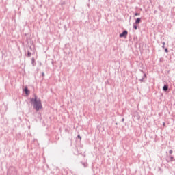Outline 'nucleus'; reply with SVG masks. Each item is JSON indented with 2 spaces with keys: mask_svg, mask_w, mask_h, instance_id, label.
I'll use <instances>...</instances> for the list:
<instances>
[{
  "mask_svg": "<svg viewBox=\"0 0 175 175\" xmlns=\"http://www.w3.org/2000/svg\"><path fill=\"white\" fill-rule=\"evenodd\" d=\"M30 103L33 105V109H34L36 111H40V110L43 109L42 100H40V98L38 99V96L36 94H34V98L30 99Z\"/></svg>",
  "mask_w": 175,
  "mask_h": 175,
  "instance_id": "nucleus-1",
  "label": "nucleus"
},
{
  "mask_svg": "<svg viewBox=\"0 0 175 175\" xmlns=\"http://www.w3.org/2000/svg\"><path fill=\"white\" fill-rule=\"evenodd\" d=\"M18 174V171L17 168L14 166H10L8 171H7V175H17Z\"/></svg>",
  "mask_w": 175,
  "mask_h": 175,
  "instance_id": "nucleus-2",
  "label": "nucleus"
},
{
  "mask_svg": "<svg viewBox=\"0 0 175 175\" xmlns=\"http://www.w3.org/2000/svg\"><path fill=\"white\" fill-rule=\"evenodd\" d=\"M166 154H167L166 161L167 162V163H169V162H174L175 161L174 157L172 154H167V152H166Z\"/></svg>",
  "mask_w": 175,
  "mask_h": 175,
  "instance_id": "nucleus-3",
  "label": "nucleus"
},
{
  "mask_svg": "<svg viewBox=\"0 0 175 175\" xmlns=\"http://www.w3.org/2000/svg\"><path fill=\"white\" fill-rule=\"evenodd\" d=\"M128 36V30H124L120 35L119 38H124V39H126V37Z\"/></svg>",
  "mask_w": 175,
  "mask_h": 175,
  "instance_id": "nucleus-4",
  "label": "nucleus"
},
{
  "mask_svg": "<svg viewBox=\"0 0 175 175\" xmlns=\"http://www.w3.org/2000/svg\"><path fill=\"white\" fill-rule=\"evenodd\" d=\"M146 79H147V74L144 73L142 79H139L141 83H146Z\"/></svg>",
  "mask_w": 175,
  "mask_h": 175,
  "instance_id": "nucleus-5",
  "label": "nucleus"
},
{
  "mask_svg": "<svg viewBox=\"0 0 175 175\" xmlns=\"http://www.w3.org/2000/svg\"><path fill=\"white\" fill-rule=\"evenodd\" d=\"M23 91L25 94V95H27V96H28V95H29V94H31V91L28 90V87L25 86V88L23 89Z\"/></svg>",
  "mask_w": 175,
  "mask_h": 175,
  "instance_id": "nucleus-6",
  "label": "nucleus"
},
{
  "mask_svg": "<svg viewBox=\"0 0 175 175\" xmlns=\"http://www.w3.org/2000/svg\"><path fill=\"white\" fill-rule=\"evenodd\" d=\"M168 90H169V85L165 84L163 87V91H164V92H167Z\"/></svg>",
  "mask_w": 175,
  "mask_h": 175,
  "instance_id": "nucleus-7",
  "label": "nucleus"
},
{
  "mask_svg": "<svg viewBox=\"0 0 175 175\" xmlns=\"http://www.w3.org/2000/svg\"><path fill=\"white\" fill-rule=\"evenodd\" d=\"M140 23H142V18H137L134 23L138 25L140 24Z\"/></svg>",
  "mask_w": 175,
  "mask_h": 175,
  "instance_id": "nucleus-8",
  "label": "nucleus"
},
{
  "mask_svg": "<svg viewBox=\"0 0 175 175\" xmlns=\"http://www.w3.org/2000/svg\"><path fill=\"white\" fill-rule=\"evenodd\" d=\"M80 163L83 166V167H88V163L87 162H83L81 161Z\"/></svg>",
  "mask_w": 175,
  "mask_h": 175,
  "instance_id": "nucleus-9",
  "label": "nucleus"
},
{
  "mask_svg": "<svg viewBox=\"0 0 175 175\" xmlns=\"http://www.w3.org/2000/svg\"><path fill=\"white\" fill-rule=\"evenodd\" d=\"M31 64H32L33 66H35V65H36V62H35V57H32Z\"/></svg>",
  "mask_w": 175,
  "mask_h": 175,
  "instance_id": "nucleus-10",
  "label": "nucleus"
},
{
  "mask_svg": "<svg viewBox=\"0 0 175 175\" xmlns=\"http://www.w3.org/2000/svg\"><path fill=\"white\" fill-rule=\"evenodd\" d=\"M157 170L160 173V174H162V173H163V170H162V168H161V167H158Z\"/></svg>",
  "mask_w": 175,
  "mask_h": 175,
  "instance_id": "nucleus-11",
  "label": "nucleus"
},
{
  "mask_svg": "<svg viewBox=\"0 0 175 175\" xmlns=\"http://www.w3.org/2000/svg\"><path fill=\"white\" fill-rule=\"evenodd\" d=\"M31 55H32V53H31V51L29 50L27 51V57L28 58H29V57H31Z\"/></svg>",
  "mask_w": 175,
  "mask_h": 175,
  "instance_id": "nucleus-12",
  "label": "nucleus"
},
{
  "mask_svg": "<svg viewBox=\"0 0 175 175\" xmlns=\"http://www.w3.org/2000/svg\"><path fill=\"white\" fill-rule=\"evenodd\" d=\"M133 29L136 31L137 29V25L136 23H133Z\"/></svg>",
  "mask_w": 175,
  "mask_h": 175,
  "instance_id": "nucleus-13",
  "label": "nucleus"
},
{
  "mask_svg": "<svg viewBox=\"0 0 175 175\" xmlns=\"http://www.w3.org/2000/svg\"><path fill=\"white\" fill-rule=\"evenodd\" d=\"M172 154H173V150H170L167 153V155H172Z\"/></svg>",
  "mask_w": 175,
  "mask_h": 175,
  "instance_id": "nucleus-14",
  "label": "nucleus"
},
{
  "mask_svg": "<svg viewBox=\"0 0 175 175\" xmlns=\"http://www.w3.org/2000/svg\"><path fill=\"white\" fill-rule=\"evenodd\" d=\"M134 16H140V13H139V12H135V13L134 14Z\"/></svg>",
  "mask_w": 175,
  "mask_h": 175,
  "instance_id": "nucleus-15",
  "label": "nucleus"
},
{
  "mask_svg": "<svg viewBox=\"0 0 175 175\" xmlns=\"http://www.w3.org/2000/svg\"><path fill=\"white\" fill-rule=\"evenodd\" d=\"M162 49H165V44H166V43L165 42H162Z\"/></svg>",
  "mask_w": 175,
  "mask_h": 175,
  "instance_id": "nucleus-16",
  "label": "nucleus"
},
{
  "mask_svg": "<svg viewBox=\"0 0 175 175\" xmlns=\"http://www.w3.org/2000/svg\"><path fill=\"white\" fill-rule=\"evenodd\" d=\"M165 53H169V49L167 48H165Z\"/></svg>",
  "mask_w": 175,
  "mask_h": 175,
  "instance_id": "nucleus-17",
  "label": "nucleus"
},
{
  "mask_svg": "<svg viewBox=\"0 0 175 175\" xmlns=\"http://www.w3.org/2000/svg\"><path fill=\"white\" fill-rule=\"evenodd\" d=\"M139 72H141V73H142V75H144V73H146V72H144V70H142V69H139Z\"/></svg>",
  "mask_w": 175,
  "mask_h": 175,
  "instance_id": "nucleus-18",
  "label": "nucleus"
},
{
  "mask_svg": "<svg viewBox=\"0 0 175 175\" xmlns=\"http://www.w3.org/2000/svg\"><path fill=\"white\" fill-rule=\"evenodd\" d=\"M77 139H79L80 140H81V136H80V135H78L77 136Z\"/></svg>",
  "mask_w": 175,
  "mask_h": 175,
  "instance_id": "nucleus-19",
  "label": "nucleus"
},
{
  "mask_svg": "<svg viewBox=\"0 0 175 175\" xmlns=\"http://www.w3.org/2000/svg\"><path fill=\"white\" fill-rule=\"evenodd\" d=\"M163 57H161V58L159 59V62H163Z\"/></svg>",
  "mask_w": 175,
  "mask_h": 175,
  "instance_id": "nucleus-20",
  "label": "nucleus"
},
{
  "mask_svg": "<svg viewBox=\"0 0 175 175\" xmlns=\"http://www.w3.org/2000/svg\"><path fill=\"white\" fill-rule=\"evenodd\" d=\"M29 50H30V51H32V50H33L32 46H29Z\"/></svg>",
  "mask_w": 175,
  "mask_h": 175,
  "instance_id": "nucleus-21",
  "label": "nucleus"
},
{
  "mask_svg": "<svg viewBox=\"0 0 175 175\" xmlns=\"http://www.w3.org/2000/svg\"><path fill=\"white\" fill-rule=\"evenodd\" d=\"M121 121H122V122H124V121H125V118H122V120H121Z\"/></svg>",
  "mask_w": 175,
  "mask_h": 175,
  "instance_id": "nucleus-22",
  "label": "nucleus"
},
{
  "mask_svg": "<svg viewBox=\"0 0 175 175\" xmlns=\"http://www.w3.org/2000/svg\"><path fill=\"white\" fill-rule=\"evenodd\" d=\"M42 76L44 77V72H42Z\"/></svg>",
  "mask_w": 175,
  "mask_h": 175,
  "instance_id": "nucleus-23",
  "label": "nucleus"
},
{
  "mask_svg": "<svg viewBox=\"0 0 175 175\" xmlns=\"http://www.w3.org/2000/svg\"><path fill=\"white\" fill-rule=\"evenodd\" d=\"M163 126H165V125H166V124H165V122H163Z\"/></svg>",
  "mask_w": 175,
  "mask_h": 175,
  "instance_id": "nucleus-24",
  "label": "nucleus"
},
{
  "mask_svg": "<svg viewBox=\"0 0 175 175\" xmlns=\"http://www.w3.org/2000/svg\"><path fill=\"white\" fill-rule=\"evenodd\" d=\"M52 65H54V62L53 61H52Z\"/></svg>",
  "mask_w": 175,
  "mask_h": 175,
  "instance_id": "nucleus-25",
  "label": "nucleus"
}]
</instances>
